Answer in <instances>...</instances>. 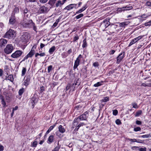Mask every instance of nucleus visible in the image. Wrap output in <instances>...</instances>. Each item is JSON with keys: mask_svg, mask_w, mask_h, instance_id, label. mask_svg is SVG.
I'll return each mask as SVG.
<instances>
[{"mask_svg": "<svg viewBox=\"0 0 151 151\" xmlns=\"http://www.w3.org/2000/svg\"><path fill=\"white\" fill-rule=\"evenodd\" d=\"M25 91V89L24 88H22L20 89L18 91V93L19 96L22 95Z\"/></svg>", "mask_w": 151, "mask_h": 151, "instance_id": "27", "label": "nucleus"}, {"mask_svg": "<svg viewBox=\"0 0 151 151\" xmlns=\"http://www.w3.org/2000/svg\"><path fill=\"white\" fill-rule=\"evenodd\" d=\"M88 111H86L83 114L78 116V117L76 118L73 122V128L74 126L77 125L78 122L81 120H86L88 116Z\"/></svg>", "mask_w": 151, "mask_h": 151, "instance_id": "1", "label": "nucleus"}, {"mask_svg": "<svg viewBox=\"0 0 151 151\" xmlns=\"http://www.w3.org/2000/svg\"><path fill=\"white\" fill-rule=\"evenodd\" d=\"M83 11V10L82 8H81L78 11L76 12V14H78V13H81Z\"/></svg>", "mask_w": 151, "mask_h": 151, "instance_id": "53", "label": "nucleus"}, {"mask_svg": "<svg viewBox=\"0 0 151 151\" xmlns=\"http://www.w3.org/2000/svg\"><path fill=\"white\" fill-rule=\"evenodd\" d=\"M55 50V46H53L50 49L49 52L50 54H52Z\"/></svg>", "mask_w": 151, "mask_h": 151, "instance_id": "24", "label": "nucleus"}, {"mask_svg": "<svg viewBox=\"0 0 151 151\" xmlns=\"http://www.w3.org/2000/svg\"><path fill=\"white\" fill-rule=\"evenodd\" d=\"M23 53L21 50H17L13 53L11 55V57L13 58H19Z\"/></svg>", "mask_w": 151, "mask_h": 151, "instance_id": "4", "label": "nucleus"}, {"mask_svg": "<svg viewBox=\"0 0 151 151\" xmlns=\"http://www.w3.org/2000/svg\"><path fill=\"white\" fill-rule=\"evenodd\" d=\"M30 80V77L28 75H26L24 77V82L23 83V85L27 87L29 83Z\"/></svg>", "mask_w": 151, "mask_h": 151, "instance_id": "7", "label": "nucleus"}, {"mask_svg": "<svg viewBox=\"0 0 151 151\" xmlns=\"http://www.w3.org/2000/svg\"><path fill=\"white\" fill-rule=\"evenodd\" d=\"M16 36V32L14 30L10 29L5 34L4 37L9 39L14 38Z\"/></svg>", "mask_w": 151, "mask_h": 151, "instance_id": "2", "label": "nucleus"}, {"mask_svg": "<svg viewBox=\"0 0 151 151\" xmlns=\"http://www.w3.org/2000/svg\"><path fill=\"white\" fill-rule=\"evenodd\" d=\"M59 19H58L56 20L55 22L53 24L52 26L53 27H55L57 26V25L59 21Z\"/></svg>", "mask_w": 151, "mask_h": 151, "instance_id": "41", "label": "nucleus"}, {"mask_svg": "<svg viewBox=\"0 0 151 151\" xmlns=\"http://www.w3.org/2000/svg\"><path fill=\"white\" fill-rule=\"evenodd\" d=\"M27 72V69L25 67H23L22 70L21 76H24L25 74Z\"/></svg>", "mask_w": 151, "mask_h": 151, "instance_id": "22", "label": "nucleus"}, {"mask_svg": "<svg viewBox=\"0 0 151 151\" xmlns=\"http://www.w3.org/2000/svg\"><path fill=\"white\" fill-rule=\"evenodd\" d=\"M132 9V6H126L124 7H123L122 8H120V9H122V10L125 11V10H131Z\"/></svg>", "mask_w": 151, "mask_h": 151, "instance_id": "19", "label": "nucleus"}, {"mask_svg": "<svg viewBox=\"0 0 151 151\" xmlns=\"http://www.w3.org/2000/svg\"><path fill=\"white\" fill-rule=\"evenodd\" d=\"M71 89V84H68L66 87V90L67 91L69 89Z\"/></svg>", "mask_w": 151, "mask_h": 151, "instance_id": "52", "label": "nucleus"}, {"mask_svg": "<svg viewBox=\"0 0 151 151\" xmlns=\"http://www.w3.org/2000/svg\"><path fill=\"white\" fill-rule=\"evenodd\" d=\"M74 85V83H73L72 86L71 85V90H74L75 87V86Z\"/></svg>", "mask_w": 151, "mask_h": 151, "instance_id": "61", "label": "nucleus"}, {"mask_svg": "<svg viewBox=\"0 0 151 151\" xmlns=\"http://www.w3.org/2000/svg\"><path fill=\"white\" fill-rule=\"evenodd\" d=\"M31 21H32V20H30L28 22H27L24 20H23L20 22V24L23 27H30L31 26Z\"/></svg>", "mask_w": 151, "mask_h": 151, "instance_id": "6", "label": "nucleus"}, {"mask_svg": "<svg viewBox=\"0 0 151 151\" xmlns=\"http://www.w3.org/2000/svg\"><path fill=\"white\" fill-rule=\"evenodd\" d=\"M116 124L117 125H119L121 124V122L119 119H117L115 121Z\"/></svg>", "mask_w": 151, "mask_h": 151, "instance_id": "49", "label": "nucleus"}, {"mask_svg": "<svg viewBox=\"0 0 151 151\" xmlns=\"http://www.w3.org/2000/svg\"><path fill=\"white\" fill-rule=\"evenodd\" d=\"M141 130V128L139 127H137L134 128V131L135 132L139 131Z\"/></svg>", "mask_w": 151, "mask_h": 151, "instance_id": "47", "label": "nucleus"}, {"mask_svg": "<svg viewBox=\"0 0 151 151\" xmlns=\"http://www.w3.org/2000/svg\"><path fill=\"white\" fill-rule=\"evenodd\" d=\"M76 4H70L69 5H68L65 8L66 9L68 10H70L73 9V8L76 6Z\"/></svg>", "mask_w": 151, "mask_h": 151, "instance_id": "17", "label": "nucleus"}, {"mask_svg": "<svg viewBox=\"0 0 151 151\" xmlns=\"http://www.w3.org/2000/svg\"><path fill=\"white\" fill-rule=\"evenodd\" d=\"M45 55V53L44 52L42 53H36L35 55V57H37L38 56L40 55L41 57L44 56Z\"/></svg>", "mask_w": 151, "mask_h": 151, "instance_id": "33", "label": "nucleus"}, {"mask_svg": "<svg viewBox=\"0 0 151 151\" xmlns=\"http://www.w3.org/2000/svg\"><path fill=\"white\" fill-rule=\"evenodd\" d=\"M80 62L79 61V60H78L76 59L74 65L73 66V68L75 69L77 68L78 66L79 65Z\"/></svg>", "mask_w": 151, "mask_h": 151, "instance_id": "20", "label": "nucleus"}, {"mask_svg": "<svg viewBox=\"0 0 151 151\" xmlns=\"http://www.w3.org/2000/svg\"><path fill=\"white\" fill-rule=\"evenodd\" d=\"M126 139L127 140H129V141L132 142H136V139H129V138H127Z\"/></svg>", "mask_w": 151, "mask_h": 151, "instance_id": "40", "label": "nucleus"}, {"mask_svg": "<svg viewBox=\"0 0 151 151\" xmlns=\"http://www.w3.org/2000/svg\"><path fill=\"white\" fill-rule=\"evenodd\" d=\"M7 43V41L4 39H1L0 40V47H2L5 46Z\"/></svg>", "mask_w": 151, "mask_h": 151, "instance_id": "11", "label": "nucleus"}, {"mask_svg": "<svg viewBox=\"0 0 151 151\" xmlns=\"http://www.w3.org/2000/svg\"><path fill=\"white\" fill-rule=\"evenodd\" d=\"M14 49V47L11 44H8L4 50V52L6 54L11 53Z\"/></svg>", "mask_w": 151, "mask_h": 151, "instance_id": "3", "label": "nucleus"}, {"mask_svg": "<svg viewBox=\"0 0 151 151\" xmlns=\"http://www.w3.org/2000/svg\"><path fill=\"white\" fill-rule=\"evenodd\" d=\"M24 17H28L30 14V12L28 10L27 8H26L24 10Z\"/></svg>", "mask_w": 151, "mask_h": 151, "instance_id": "18", "label": "nucleus"}, {"mask_svg": "<svg viewBox=\"0 0 151 151\" xmlns=\"http://www.w3.org/2000/svg\"><path fill=\"white\" fill-rule=\"evenodd\" d=\"M52 66L51 65L48 67L47 69V72L48 73H50V72L52 70Z\"/></svg>", "mask_w": 151, "mask_h": 151, "instance_id": "42", "label": "nucleus"}, {"mask_svg": "<svg viewBox=\"0 0 151 151\" xmlns=\"http://www.w3.org/2000/svg\"><path fill=\"white\" fill-rule=\"evenodd\" d=\"M146 5L147 6H151V2L147 1L146 3Z\"/></svg>", "mask_w": 151, "mask_h": 151, "instance_id": "59", "label": "nucleus"}, {"mask_svg": "<svg viewBox=\"0 0 151 151\" xmlns=\"http://www.w3.org/2000/svg\"><path fill=\"white\" fill-rule=\"evenodd\" d=\"M74 85V83H73L72 86L71 85V90H74L75 87V86Z\"/></svg>", "mask_w": 151, "mask_h": 151, "instance_id": "60", "label": "nucleus"}, {"mask_svg": "<svg viewBox=\"0 0 151 151\" xmlns=\"http://www.w3.org/2000/svg\"><path fill=\"white\" fill-rule=\"evenodd\" d=\"M143 36H139L137 37L134 38V40H135L136 42H137L139 40L141 39Z\"/></svg>", "mask_w": 151, "mask_h": 151, "instance_id": "38", "label": "nucleus"}, {"mask_svg": "<svg viewBox=\"0 0 151 151\" xmlns=\"http://www.w3.org/2000/svg\"><path fill=\"white\" fill-rule=\"evenodd\" d=\"M30 102L32 105L33 106L35 103L37 102L36 99L34 98L33 97L30 100Z\"/></svg>", "mask_w": 151, "mask_h": 151, "instance_id": "32", "label": "nucleus"}, {"mask_svg": "<svg viewBox=\"0 0 151 151\" xmlns=\"http://www.w3.org/2000/svg\"><path fill=\"white\" fill-rule=\"evenodd\" d=\"M33 47L34 46L32 47L31 50L28 54L24 58L22 61H25V60L29 58L32 57L34 54L35 53V50H34L33 49Z\"/></svg>", "mask_w": 151, "mask_h": 151, "instance_id": "8", "label": "nucleus"}, {"mask_svg": "<svg viewBox=\"0 0 151 151\" xmlns=\"http://www.w3.org/2000/svg\"><path fill=\"white\" fill-rule=\"evenodd\" d=\"M118 113V111L117 110H114L113 111V114L114 115L116 116L117 115Z\"/></svg>", "mask_w": 151, "mask_h": 151, "instance_id": "48", "label": "nucleus"}, {"mask_svg": "<svg viewBox=\"0 0 151 151\" xmlns=\"http://www.w3.org/2000/svg\"><path fill=\"white\" fill-rule=\"evenodd\" d=\"M83 14H78V15L76 16L75 17H76V19H79L81 18V17H83Z\"/></svg>", "mask_w": 151, "mask_h": 151, "instance_id": "44", "label": "nucleus"}, {"mask_svg": "<svg viewBox=\"0 0 151 151\" xmlns=\"http://www.w3.org/2000/svg\"><path fill=\"white\" fill-rule=\"evenodd\" d=\"M40 2L42 3H46L48 0H39Z\"/></svg>", "mask_w": 151, "mask_h": 151, "instance_id": "63", "label": "nucleus"}, {"mask_svg": "<svg viewBox=\"0 0 151 151\" xmlns=\"http://www.w3.org/2000/svg\"><path fill=\"white\" fill-rule=\"evenodd\" d=\"M19 12V9L18 8L15 7L14 10V13H17Z\"/></svg>", "mask_w": 151, "mask_h": 151, "instance_id": "55", "label": "nucleus"}, {"mask_svg": "<svg viewBox=\"0 0 151 151\" xmlns=\"http://www.w3.org/2000/svg\"><path fill=\"white\" fill-rule=\"evenodd\" d=\"M85 124H84V123L83 122H81L77 126L76 128L75 129V131H78L79 129V128L80 127L82 126L83 125H84Z\"/></svg>", "mask_w": 151, "mask_h": 151, "instance_id": "21", "label": "nucleus"}, {"mask_svg": "<svg viewBox=\"0 0 151 151\" xmlns=\"http://www.w3.org/2000/svg\"><path fill=\"white\" fill-rule=\"evenodd\" d=\"M64 4V2L62 1H58L57 2L56 4V6L57 7H58V6H60L62 5L63 4Z\"/></svg>", "mask_w": 151, "mask_h": 151, "instance_id": "23", "label": "nucleus"}, {"mask_svg": "<svg viewBox=\"0 0 151 151\" xmlns=\"http://www.w3.org/2000/svg\"><path fill=\"white\" fill-rule=\"evenodd\" d=\"M151 137V136L150 135V134H145L144 135H143L141 136H139V137H142L143 138H148L150 137Z\"/></svg>", "mask_w": 151, "mask_h": 151, "instance_id": "31", "label": "nucleus"}, {"mask_svg": "<svg viewBox=\"0 0 151 151\" xmlns=\"http://www.w3.org/2000/svg\"><path fill=\"white\" fill-rule=\"evenodd\" d=\"M148 87H151V80L147 81Z\"/></svg>", "mask_w": 151, "mask_h": 151, "instance_id": "56", "label": "nucleus"}, {"mask_svg": "<svg viewBox=\"0 0 151 151\" xmlns=\"http://www.w3.org/2000/svg\"><path fill=\"white\" fill-rule=\"evenodd\" d=\"M136 124L138 125H140L142 124V122L139 120H136Z\"/></svg>", "mask_w": 151, "mask_h": 151, "instance_id": "58", "label": "nucleus"}, {"mask_svg": "<svg viewBox=\"0 0 151 151\" xmlns=\"http://www.w3.org/2000/svg\"><path fill=\"white\" fill-rule=\"evenodd\" d=\"M54 137L53 135H50L48 137L47 141L49 144H51L53 141Z\"/></svg>", "mask_w": 151, "mask_h": 151, "instance_id": "15", "label": "nucleus"}, {"mask_svg": "<svg viewBox=\"0 0 151 151\" xmlns=\"http://www.w3.org/2000/svg\"><path fill=\"white\" fill-rule=\"evenodd\" d=\"M55 125L50 126L48 129L51 131L55 127Z\"/></svg>", "mask_w": 151, "mask_h": 151, "instance_id": "51", "label": "nucleus"}, {"mask_svg": "<svg viewBox=\"0 0 151 151\" xmlns=\"http://www.w3.org/2000/svg\"><path fill=\"white\" fill-rule=\"evenodd\" d=\"M109 100V97L108 96L105 97L104 99H102L101 101L103 102H106Z\"/></svg>", "mask_w": 151, "mask_h": 151, "instance_id": "37", "label": "nucleus"}, {"mask_svg": "<svg viewBox=\"0 0 151 151\" xmlns=\"http://www.w3.org/2000/svg\"><path fill=\"white\" fill-rule=\"evenodd\" d=\"M82 58H83L81 54H80L79 55L78 57L76 58V59L78 60H79V62H80V61L81 60V59Z\"/></svg>", "mask_w": 151, "mask_h": 151, "instance_id": "45", "label": "nucleus"}, {"mask_svg": "<svg viewBox=\"0 0 151 151\" xmlns=\"http://www.w3.org/2000/svg\"><path fill=\"white\" fill-rule=\"evenodd\" d=\"M132 105L133 106L132 107L135 109H137L138 108V106L137 103H132Z\"/></svg>", "mask_w": 151, "mask_h": 151, "instance_id": "39", "label": "nucleus"}, {"mask_svg": "<svg viewBox=\"0 0 151 151\" xmlns=\"http://www.w3.org/2000/svg\"><path fill=\"white\" fill-rule=\"evenodd\" d=\"M7 79L10 81L13 82L14 81L13 77L12 75H10L8 76L7 77Z\"/></svg>", "mask_w": 151, "mask_h": 151, "instance_id": "29", "label": "nucleus"}, {"mask_svg": "<svg viewBox=\"0 0 151 151\" xmlns=\"http://www.w3.org/2000/svg\"><path fill=\"white\" fill-rule=\"evenodd\" d=\"M124 53H121L117 57L116 63H119L121 60L124 58Z\"/></svg>", "mask_w": 151, "mask_h": 151, "instance_id": "10", "label": "nucleus"}, {"mask_svg": "<svg viewBox=\"0 0 151 151\" xmlns=\"http://www.w3.org/2000/svg\"><path fill=\"white\" fill-rule=\"evenodd\" d=\"M127 25L126 22H122L119 23V25L120 27H124Z\"/></svg>", "mask_w": 151, "mask_h": 151, "instance_id": "34", "label": "nucleus"}, {"mask_svg": "<svg viewBox=\"0 0 151 151\" xmlns=\"http://www.w3.org/2000/svg\"><path fill=\"white\" fill-rule=\"evenodd\" d=\"M136 142L139 143H143V141L140 139H138V140L136 139Z\"/></svg>", "mask_w": 151, "mask_h": 151, "instance_id": "62", "label": "nucleus"}, {"mask_svg": "<svg viewBox=\"0 0 151 151\" xmlns=\"http://www.w3.org/2000/svg\"><path fill=\"white\" fill-rule=\"evenodd\" d=\"M30 38L29 35L27 32L23 33L21 37V40L23 42H27Z\"/></svg>", "mask_w": 151, "mask_h": 151, "instance_id": "5", "label": "nucleus"}, {"mask_svg": "<svg viewBox=\"0 0 151 151\" xmlns=\"http://www.w3.org/2000/svg\"><path fill=\"white\" fill-rule=\"evenodd\" d=\"M136 42L135 40H134V39H133L130 42V43L129 44V46H130L134 44Z\"/></svg>", "mask_w": 151, "mask_h": 151, "instance_id": "43", "label": "nucleus"}, {"mask_svg": "<svg viewBox=\"0 0 151 151\" xmlns=\"http://www.w3.org/2000/svg\"><path fill=\"white\" fill-rule=\"evenodd\" d=\"M49 11L48 9L45 6H42L40 7L38 11V12L40 14L45 13Z\"/></svg>", "mask_w": 151, "mask_h": 151, "instance_id": "9", "label": "nucleus"}, {"mask_svg": "<svg viewBox=\"0 0 151 151\" xmlns=\"http://www.w3.org/2000/svg\"><path fill=\"white\" fill-rule=\"evenodd\" d=\"M139 150V151H146V147L141 148Z\"/></svg>", "mask_w": 151, "mask_h": 151, "instance_id": "57", "label": "nucleus"}, {"mask_svg": "<svg viewBox=\"0 0 151 151\" xmlns=\"http://www.w3.org/2000/svg\"><path fill=\"white\" fill-rule=\"evenodd\" d=\"M87 8V5L86 4H85L84 5L83 7H82V9L83 10V11H84Z\"/></svg>", "mask_w": 151, "mask_h": 151, "instance_id": "64", "label": "nucleus"}, {"mask_svg": "<svg viewBox=\"0 0 151 151\" xmlns=\"http://www.w3.org/2000/svg\"><path fill=\"white\" fill-rule=\"evenodd\" d=\"M31 26L30 27H32L33 28V29L35 31H37V28L35 26V24L32 21H31Z\"/></svg>", "mask_w": 151, "mask_h": 151, "instance_id": "25", "label": "nucleus"}, {"mask_svg": "<svg viewBox=\"0 0 151 151\" xmlns=\"http://www.w3.org/2000/svg\"><path fill=\"white\" fill-rule=\"evenodd\" d=\"M37 144V141H35L31 144V146L33 147H36Z\"/></svg>", "mask_w": 151, "mask_h": 151, "instance_id": "36", "label": "nucleus"}, {"mask_svg": "<svg viewBox=\"0 0 151 151\" xmlns=\"http://www.w3.org/2000/svg\"><path fill=\"white\" fill-rule=\"evenodd\" d=\"M104 82L102 81L100 82H99L96 83L95 84L93 85V86L95 87H97L99 86H101L102 85V83Z\"/></svg>", "mask_w": 151, "mask_h": 151, "instance_id": "26", "label": "nucleus"}, {"mask_svg": "<svg viewBox=\"0 0 151 151\" xmlns=\"http://www.w3.org/2000/svg\"><path fill=\"white\" fill-rule=\"evenodd\" d=\"M110 22L107 20H105L102 22L101 26H104L105 28H106L110 24Z\"/></svg>", "mask_w": 151, "mask_h": 151, "instance_id": "12", "label": "nucleus"}, {"mask_svg": "<svg viewBox=\"0 0 151 151\" xmlns=\"http://www.w3.org/2000/svg\"><path fill=\"white\" fill-rule=\"evenodd\" d=\"M0 99L1 100V103L3 105V107H5L6 106V103L5 101L4 97L2 95H0Z\"/></svg>", "mask_w": 151, "mask_h": 151, "instance_id": "13", "label": "nucleus"}, {"mask_svg": "<svg viewBox=\"0 0 151 151\" xmlns=\"http://www.w3.org/2000/svg\"><path fill=\"white\" fill-rule=\"evenodd\" d=\"M58 128L59 132L61 133H63L65 131V129L61 125L59 126Z\"/></svg>", "mask_w": 151, "mask_h": 151, "instance_id": "16", "label": "nucleus"}, {"mask_svg": "<svg viewBox=\"0 0 151 151\" xmlns=\"http://www.w3.org/2000/svg\"><path fill=\"white\" fill-rule=\"evenodd\" d=\"M93 65L95 67H98L99 64L98 62H95L93 63Z\"/></svg>", "mask_w": 151, "mask_h": 151, "instance_id": "54", "label": "nucleus"}, {"mask_svg": "<svg viewBox=\"0 0 151 151\" xmlns=\"http://www.w3.org/2000/svg\"><path fill=\"white\" fill-rule=\"evenodd\" d=\"M141 86H143L144 87H148V85L147 81L146 82H145V83H143L141 85Z\"/></svg>", "mask_w": 151, "mask_h": 151, "instance_id": "50", "label": "nucleus"}, {"mask_svg": "<svg viewBox=\"0 0 151 151\" xmlns=\"http://www.w3.org/2000/svg\"><path fill=\"white\" fill-rule=\"evenodd\" d=\"M59 141L58 143V145L52 150V151H58L60 148V145H59Z\"/></svg>", "mask_w": 151, "mask_h": 151, "instance_id": "30", "label": "nucleus"}, {"mask_svg": "<svg viewBox=\"0 0 151 151\" xmlns=\"http://www.w3.org/2000/svg\"><path fill=\"white\" fill-rule=\"evenodd\" d=\"M83 43L82 45V47L83 48L86 47L87 46V43L86 42V39H85L83 41Z\"/></svg>", "mask_w": 151, "mask_h": 151, "instance_id": "28", "label": "nucleus"}, {"mask_svg": "<svg viewBox=\"0 0 151 151\" xmlns=\"http://www.w3.org/2000/svg\"><path fill=\"white\" fill-rule=\"evenodd\" d=\"M142 113V111L141 110H138L136 112L135 114V116H138L140 115Z\"/></svg>", "mask_w": 151, "mask_h": 151, "instance_id": "35", "label": "nucleus"}, {"mask_svg": "<svg viewBox=\"0 0 151 151\" xmlns=\"http://www.w3.org/2000/svg\"><path fill=\"white\" fill-rule=\"evenodd\" d=\"M9 22L11 24H14L16 22L15 17L14 16L12 15L9 19Z\"/></svg>", "mask_w": 151, "mask_h": 151, "instance_id": "14", "label": "nucleus"}, {"mask_svg": "<svg viewBox=\"0 0 151 151\" xmlns=\"http://www.w3.org/2000/svg\"><path fill=\"white\" fill-rule=\"evenodd\" d=\"M79 37L78 35H77L74 38L73 41L74 42H76L77 40L79 39Z\"/></svg>", "mask_w": 151, "mask_h": 151, "instance_id": "46", "label": "nucleus"}]
</instances>
